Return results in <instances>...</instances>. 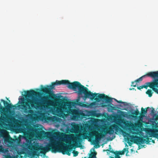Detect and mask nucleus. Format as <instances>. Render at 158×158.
Segmentation results:
<instances>
[{
    "label": "nucleus",
    "mask_w": 158,
    "mask_h": 158,
    "mask_svg": "<svg viewBox=\"0 0 158 158\" xmlns=\"http://www.w3.org/2000/svg\"><path fill=\"white\" fill-rule=\"evenodd\" d=\"M146 93L150 97L152 96L153 92L150 89H148L146 92Z\"/></svg>",
    "instance_id": "5701e85b"
},
{
    "label": "nucleus",
    "mask_w": 158,
    "mask_h": 158,
    "mask_svg": "<svg viewBox=\"0 0 158 158\" xmlns=\"http://www.w3.org/2000/svg\"><path fill=\"white\" fill-rule=\"evenodd\" d=\"M152 111H153L154 110H155V109H152Z\"/></svg>",
    "instance_id": "37998d69"
},
{
    "label": "nucleus",
    "mask_w": 158,
    "mask_h": 158,
    "mask_svg": "<svg viewBox=\"0 0 158 158\" xmlns=\"http://www.w3.org/2000/svg\"><path fill=\"white\" fill-rule=\"evenodd\" d=\"M88 135L90 137L95 136L96 140H99L104 136V135L99 133L96 131H94L89 133L86 131L82 134L76 135L74 139L77 142L80 143L82 140V138L83 139H86L88 137Z\"/></svg>",
    "instance_id": "0eeeda50"
},
{
    "label": "nucleus",
    "mask_w": 158,
    "mask_h": 158,
    "mask_svg": "<svg viewBox=\"0 0 158 158\" xmlns=\"http://www.w3.org/2000/svg\"><path fill=\"white\" fill-rule=\"evenodd\" d=\"M128 149V148H124L123 150L121 151H120L119 152H117V153L119 155H123L124 154L125 152H126V155L127 156V154L129 152Z\"/></svg>",
    "instance_id": "412c9836"
},
{
    "label": "nucleus",
    "mask_w": 158,
    "mask_h": 158,
    "mask_svg": "<svg viewBox=\"0 0 158 158\" xmlns=\"http://www.w3.org/2000/svg\"><path fill=\"white\" fill-rule=\"evenodd\" d=\"M141 109H142L144 108H143V107H141Z\"/></svg>",
    "instance_id": "c03bdc74"
},
{
    "label": "nucleus",
    "mask_w": 158,
    "mask_h": 158,
    "mask_svg": "<svg viewBox=\"0 0 158 158\" xmlns=\"http://www.w3.org/2000/svg\"><path fill=\"white\" fill-rule=\"evenodd\" d=\"M37 129L31 126H28L27 127L26 129H22V132L23 133L25 136L27 138L30 139V138L32 137L33 135L35 134Z\"/></svg>",
    "instance_id": "6e6552de"
},
{
    "label": "nucleus",
    "mask_w": 158,
    "mask_h": 158,
    "mask_svg": "<svg viewBox=\"0 0 158 158\" xmlns=\"http://www.w3.org/2000/svg\"><path fill=\"white\" fill-rule=\"evenodd\" d=\"M110 158H114V157H112V156H110Z\"/></svg>",
    "instance_id": "a19ab883"
},
{
    "label": "nucleus",
    "mask_w": 158,
    "mask_h": 158,
    "mask_svg": "<svg viewBox=\"0 0 158 158\" xmlns=\"http://www.w3.org/2000/svg\"><path fill=\"white\" fill-rule=\"evenodd\" d=\"M36 131L35 135L37 137L40 138L44 137L46 133L45 131L41 128H37Z\"/></svg>",
    "instance_id": "ddd939ff"
},
{
    "label": "nucleus",
    "mask_w": 158,
    "mask_h": 158,
    "mask_svg": "<svg viewBox=\"0 0 158 158\" xmlns=\"http://www.w3.org/2000/svg\"><path fill=\"white\" fill-rule=\"evenodd\" d=\"M152 75L153 76H155V78H158V71L154 72L153 73Z\"/></svg>",
    "instance_id": "393cba45"
},
{
    "label": "nucleus",
    "mask_w": 158,
    "mask_h": 158,
    "mask_svg": "<svg viewBox=\"0 0 158 158\" xmlns=\"http://www.w3.org/2000/svg\"><path fill=\"white\" fill-rule=\"evenodd\" d=\"M60 143L58 141L55 140H53L51 141V143L49 144L46 147H43L42 146H40L38 145H29L27 144L26 145L27 148L29 150L32 151L31 152V154L33 156H38L39 152H38L40 151V152L43 154L51 150L52 152L56 153L57 151L58 147L57 145L59 144Z\"/></svg>",
    "instance_id": "7ed1b4c3"
},
{
    "label": "nucleus",
    "mask_w": 158,
    "mask_h": 158,
    "mask_svg": "<svg viewBox=\"0 0 158 158\" xmlns=\"http://www.w3.org/2000/svg\"><path fill=\"white\" fill-rule=\"evenodd\" d=\"M156 119H157L158 120V115H157L156 116Z\"/></svg>",
    "instance_id": "4c0bfd02"
},
{
    "label": "nucleus",
    "mask_w": 158,
    "mask_h": 158,
    "mask_svg": "<svg viewBox=\"0 0 158 158\" xmlns=\"http://www.w3.org/2000/svg\"><path fill=\"white\" fill-rule=\"evenodd\" d=\"M136 82H137L135 81H134L132 82L131 83V86L134 87H136L137 85Z\"/></svg>",
    "instance_id": "bb28decb"
},
{
    "label": "nucleus",
    "mask_w": 158,
    "mask_h": 158,
    "mask_svg": "<svg viewBox=\"0 0 158 158\" xmlns=\"http://www.w3.org/2000/svg\"><path fill=\"white\" fill-rule=\"evenodd\" d=\"M136 127L142 131H145L149 137L153 136L158 138V125L156 123L146 122L143 121V118L140 117L139 120L135 124Z\"/></svg>",
    "instance_id": "f03ea898"
},
{
    "label": "nucleus",
    "mask_w": 158,
    "mask_h": 158,
    "mask_svg": "<svg viewBox=\"0 0 158 158\" xmlns=\"http://www.w3.org/2000/svg\"><path fill=\"white\" fill-rule=\"evenodd\" d=\"M3 148L2 145H0V152H3Z\"/></svg>",
    "instance_id": "cd10ccee"
},
{
    "label": "nucleus",
    "mask_w": 158,
    "mask_h": 158,
    "mask_svg": "<svg viewBox=\"0 0 158 158\" xmlns=\"http://www.w3.org/2000/svg\"><path fill=\"white\" fill-rule=\"evenodd\" d=\"M134 88H132L130 89V90H134Z\"/></svg>",
    "instance_id": "58836bf2"
},
{
    "label": "nucleus",
    "mask_w": 158,
    "mask_h": 158,
    "mask_svg": "<svg viewBox=\"0 0 158 158\" xmlns=\"http://www.w3.org/2000/svg\"><path fill=\"white\" fill-rule=\"evenodd\" d=\"M61 120L62 119L56 116H52L51 122L53 123H60L61 122Z\"/></svg>",
    "instance_id": "6ab92c4d"
},
{
    "label": "nucleus",
    "mask_w": 158,
    "mask_h": 158,
    "mask_svg": "<svg viewBox=\"0 0 158 158\" xmlns=\"http://www.w3.org/2000/svg\"><path fill=\"white\" fill-rule=\"evenodd\" d=\"M121 110H125L127 111H130V110H133V109H121Z\"/></svg>",
    "instance_id": "72a5a7b5"
},
{
    "label": "nucleus",
    "mask_w": 158,
    "mask_h": 158,
    "mask_svg": "<svg viewBox=\"0 0 158 158\" xmlns=\"http://www.w3.org/2000/svg\"><path fill=\"white\" fill-rule=\"evenodd\" d=\"M154 72H149L147 73L145 75L141 77H140L138 79L136 80H135V81L137 82H139V81H142L143 78L145 77L146 76L151 77V78H155V76H153L152 75V74H153V73Z\"/></svg>",
    "instance_id": "4468645a"
},
{
    "label": "nucleus",
    "mask_w": 158,
    "mask_h": 158,
    "mask_svg": "<svg viewBox=\"0 0 158 158\" xmlns=\"http://www.w3.org/2000/svg\"><path fill=\"white\" fill-rule=\"evenodd\" d=\"M145 109H154L153 108V107H146Z\"/></svg>",
    "instance_id": "c9c22d12"
},
{
    "label": "nucleus",
    "mask_w": 158,
    "mask_h": 158,
    "mask_svg": "<svg viewBox=\"0 0 158 158\" xmlns=\"http://www.w3.org/2000/svg\"><path fill=\"white\" fill-rule=\"evenodd\" d=\"M106 151H109L114 154V158H120L119 155L117 151L114 152L112 149H111V146L110 145H109V149H107Z\"/></svg>",
    "instance_id": "f3484780"
},
{
    "label": "nucleus",
    "mask_w": 158,
    "mask_h": 158,
    "mask_svg": "<svg viewBox=\"0 0 158 158\" xmlns=\"http://www.w3.org/2000/svg\"><path fill=\"white\" fill-rule=\"evenodd\" d=\"M73 156H76L78 154V151H73Z\"/></svg>",
    "instance_id": "a878e982"
},
{
    "label": "nucleus",
    "mask_w": 158,
    "mask_h": 158,
    "mask_svg": "<svg viewBox=\"0 0 158 158\" xmlns=\"http://www.w3.org/2000/svg\"><path fill=\"white\" fill-rule=\"evenodd\" d=\"M26 141L27 143H31V140H27V139Z\"/></svg>",
    "instance_id": "2f4dec72"
},
{
    "label": "nucleus",
    "mask_w": 158,
    "mask_h": 158,
    "mask_svg": "<svg viewBox=\"0 0 158 158\" xmlns=\"http://www.w3.org/2000/svg\"><path fill=\"white\" fill-rule=\"evenodd\" d=\"M128 143L130 145H130V144H131V143H130V142H129H129H128Z\"/></svg>",
    "instance_id": "79ce46f5"
},
{
    "label": "nucleus",
    "mask_w": 158,
    "mask_h": 158,
    "mask_svg": "<svg viewBox=\"0 0 158 158\" xmlns=\"http://www.w3.org/2000/svg\"><path fill=\"white\" fill-rule=\"evenodd\" d=\"M126 146H128L127 145V144H126Z\"/></svg>",
    "instance_id": "a18cd8bd"
},
{
    "label": "nucleus",
    "mask_w": 158,
    "mask_h": 158,
    "mask_svg": "<svg viewBox=\"0 0 158 158\" xmlns=\"http://www.w3.org/2000/svg\"><path fill=\"white\" fill-rule=\"evenodd\" d=\"M96 110H97V111H98V109H97Z\"/></svg>",
    "instance_id": "49530a36"
},
{
    "label": "nucleus",
    "mask_w": 158,
    "mask_h": 158,
    "mask_svg": "<svg viewBox=\"0 0 158 158\" xmlns=\"http://www.w3.org/2000/svg\"><path fill=\"white\" fill-rule=\"evenodd\" d=\"M134 138L135 142L137 144H143L145 142L146 144L149 143L150 141L148 137H146L147 140L144 139L143 137L137 136H133Z\"/></svg>",
    "instance_id": "9d476101"
},
{
    "label": "nucleus",
    "mask_w": 158,
    "mask_h": 158,
    "mask_svg": "<svg viewBox=\"0 0 158 158\" xmlns=\"http://www.w3.org/2000/svg\"><path fill=\"white\" fill-rule=\"evenodd\" d=\"M48 134L49 135L52 136L53 137L57 136L59 135V132L58 131H52L50 132H47Z\"/></svg>",
    "instance_id": "aec40b11"
},
{
    "label": "nucleus",
    "mask_w": 158,
    "mask_h": 158,
    "mask_svg": "<svg viewBox=\"0 0 158 158\" xmlns=\"http://www.w3.org/2000/svg\"><path fill=\"white\" fill-rule=\"evenodd\" d=\"M99 121V119L93 118H90V120L89 121V123L92 126H95L97 124Z\"/></svg>",
    "instance_id": "dca6fc26"
},
{
    "label": "nucleus",
    "mask_w": 158,
    "mask_h": 158,
    "mask_svg": "<svg viewBox=\"0 0 158 158\" xmlns=\"http://www.w3.org/2000/svg\"><path fill=\"white\" fill-rule=\"evenodd\" d=\"M152 142L153 143H155V141L153 140H152Z\"/></svg>",
    "instance_id": "ea45409f"
},
{
    "label": "nucleus",
    "mask_w": 158,
    "mask_h": 158,
    "mask_svg": "<svg viewBox=\"0 0 158 158\" xmlns=\"http://www.w3.org/2000/svg\"><path fill=\"white\" fill-rule=\"evenodd\" d=\"M96 110H97V111H98V109H97Z\"/></svg>",
    "instance_id": "de8ad7c7"
},
{
    "label": "nucleus",
    "mask_w": 158,
    "mask_h": 158,
    "mask_svg": "<svg viewBox=\"0 0 158 158\" xmlns=\"http://www.w3.org/2000/svg\"><path fill=\"white\" fill-rule=\"evenodd\" d=\"M3 138L4 141L7 142H9L10 140L12 139V138L10 136L9 133H8V135H6Z\"/></svg>",
    "instance_id": "4be33fe9"
},
{
    "label": "nucleus",
    "mask_w": 158,
    "mask_h": 158,
    "mask_svg": "<svg viewBox=\"0 0 158 158\" xmlns=\"http://www.w3.org/2000/svg\"><path fill=\"white\" fill-rule=\"evenodd\" d=\"M80 127L78 124H74L72 125L71 132L73 133H76L79 130Z\"/></svg>",
    "instance_id": "2eb2a0df"
},
{
    "label": "nucleus",
    "mask_w": 158,
    "mask_h": 158,
    "mask_svg": "<svg viewBox=\"0 0 158 158\" xmlns=\"http://www.w3.org/2000/svg\"><path fill=\"white\" fill-rule=\"evenodd\" d=\"M84 158H86V157H85Z\"/></svg>",
    "instance_id": "09e8293b"
},
{
    "label": "nucleus",
    "mask_w": 158,
    "mask_h": 158,
    "mask_svg": "<svg viewBox=\"0 0 158 158\" xmlns=\"http://www.w3.org/2000/svg\"><path fill=\"white\" fill-rule=\"evenodd\" d=\"M67 85L68 87L76 91L79 96H82L83 99L85 100L89 98L95 100L91 105L95 107L105 108L106 109H137V106L130 103L118 101L115 98L110 97L104 94L93 93L89 90L86 87L82 85L77 81L70 82L68 80L56 81L52 82L51 85H47L45 87V109H78L76 107L79 106L83 107H87L88 106L83 102H80L79 99L74 101L65 99L62 101L59 107H51L53 102L57 98V96L52 90L55 86L58 85Z\"/></svg>",
    "instance_id": "f257e3e1"
},
{
    "label": "nucleus",
    "mask_w": 158,
    "mask_h": 158,
    "mask_svg": "<svg viewBox=\"0 0 158 158\" xmlns=\"http://www.w3.org/2000/svg\"><path fill=\"white\" fill-rule=\"evenodd\" d=\"M73 148L72 147H69L68 146L65 147L63 149V150L65 152V154L69 156H70L71 152Z\"/></svg>",
    "instance_id": "a211bd4d"
},
{
    "label": "nucleus",
    "mask_w": 158,
    "mask_h": 158,
    "mask_svg": "<svg viewBox=\"0 0 158 158\" xmlns=\"http://www.w3.org/2000/svg\"><path fill=\"white\" fill-rule=\"evenodd\" d=\"M108 111L109 112H111L113 110H118V109H107Z\"/></svg>",
    "instance_id": "c85d7f7f"
},
{
    "label": "nucleus",
    "mask_w": 158,
    "mask_h": 158,
    "mask_svg": "<svg viewBox=\"0 0 158 158\" xmlns=\"http://www.w3.org/2000/svg\"><path fill=\"white\" fill-rule=\"evenodd\" d=\"M16 109H0V111H10L12 110V111H15ZM20 111H30L32 109H18ZM34 110H36L38 111H46L48 110L52 112L53 114L58 117H60L63 118H65L67 116V114H65L67 111L70 112L71 114H72V112L73 110H80V109H33Z\"/></svg>",
    "instance_id": "39448f33"
},
{
    "label": "nucleus",
    "mask_w": 158,
    "mask_h": 158,
    "mask_svg": "<svg viewBox=\"0 0 158 158\" xmlns=\"http://www.w3.org/2000/svg\"><path fill=\"white\" fill-rule=\"evenodd\" d=\"M141 110L142 111H145L146 112H147V111L148 110V109H141Z\"/></svg>",
    "instance_id": "f704fd0d"
},
{
    "label": "nucleus",
    "mask_w": 158,
    "mask_h": 158,
    "mask_svg": "<svg viewBox=\"0 0 158 158\" xmlns=\"http://www.w3.org/2000/svg\"><path fill=\"white\" fill-rule=\"evenodd\" d=\"M97 152H94L92 153L90 155V158H96V155Z\"/></svg>",
    "instance_id": "b1692460"
},
{
    "label": "nucleus",
    "mask_w": 158,
    "mask_h": 158,
    "mask_svg": "<svg viewBox=\"0 0 158 158\" xmlns=\"http://www.w3.org/2000/svg\"><path fill=\"white\" fill-rule=\"evenodd\" d=\"M154 79L152 81L147 82L143 85V88L147 89L148 87H149L155 92H158V89L156 88V79Z\"/></svg>",
    "instance_id": "1a4fd4ad"
},
{
    "label": "nucleus",
    "mask_w": 158,
    "mask_h": 158,
    "mask_svg": "<svg viewBox=\"0 0 158 158\" xmlns=\"http://www.w3.org/2000/svg\"><path fill=\"white\" fill-rule=\"evenodd\" d=\"M123 133L126 134V135L128 136H129L130 135L129 134L126 132L123 131Z\"/></svg>",
    "instance_id": "7c9ffc66"
},
{
    "label": "nucleus",
    "mask_w": 158,
    "mask_h": 158,
    "mask_svg": "<svg viewBox=\"0 0 158 158\" xmlns=\"http://www.w3.org/2000/svg\"><path fill=\"white\" fill-rule=\"evenodd\" d=\"M6 158H12V157L10 155H8V156H7L6 157Z\"/></svg>",
    "instance_id": "473e14b6"
},
{
    "label": "nucleus",
    "mask_w": 158,
    "mask_h": 158,
    "mask_svg": "<svg viewBox=\"0 0 158 158\" xmlns=\"http://www.w3.org/2000/svg\"><path fill=\"white\" fill-rule=\"evenodd\" d=\"M118 123L111 125L110 127H106L103 128V131L106 134L108 133L113 134L114 132H123V130L121 128L124 130H130L132 127V124L129 122L124 119H119L118 120Z\"/></svg>",
    "instance_id": "20e7f679"
},
{
    "label": "nucleus",
    "mask_w": 158,
    "mask_h": 158,
    "mask_svg": "<svg viewBox=\"0 0 158 158\" xmlns=\"http://www.w3.org/2000/svg\"><path fill=\"white\" fill-rule=\"evenodd\" d=\"M143 88V87L142 85L137 87V89L139 90H140L141 89H142Z\"/></svg>",
    "instance_id": "c756f323"
},
{
    "label": "nucleus",
    "mask_w": 158,
    "mask_h": 158,
    "mask_svg": "<svg viewBox=\"0 0 158 158\" xmlns=\"http://www.w3.org/2000/svg\"><path fill=\"white\" fill-rule=\"evenodd\" d=\"M99 147H100V146L98 144V145L97 146H96V148H98Z\"/></svg>",
    "instance_id": "e433bc0d"
},
{
    "label": "nucleus",
    "mask_w": 158,
    "mask_h": 158,
    "mask_svg": "<svg viewBox=\"0 0 158 158\" xmlns=\"http://www.w3.org/2000/svg\"><path fill=\"white\" fill-rule=\"evenodd\" d=\"M4 123L2 121V119L0 118V137L3 138L6 136V135H8V132L6 130L2 129L3 127V124Z\"/></svg>",
    "instance_id": "9b49d317"
},
{
    "label": "nucleus",
    "mask_w": 158,
    "mask_h": 158,
    "mask_svg": "<svg viewBox=\"0 0 158 158\" xmlns=\"http://www.w3.org/2000/svg\"><path fill=\"white\" fill-rule=\"evenodd\" d=\"M47 114L48 115H49L48 113H41L40 115V119L42 121H44L47 122H51L52 116H48Z\"/></svg>",
    "instance_id": "f8f14e48"
},
{
    "label": "nucleus",
    "mask_w": 158,
    "mask_h": 158,
    "mask_svg": "<svg viewBox=\"0 0 158 158\" xmlns=\"http://www.w3.org/2000/svg\"><path fill=\"white\" fill-rule=\"evenodd\" d=\"M85 110L87 112V114L83 113L79 110H73L72 112V119L75 120H81L82 119L86 120L89 118V117L90 116L94 117L96 115V113L95 111Z\"/></svg>",
    "instance_id": "423d86ee"
}]
</instances>
